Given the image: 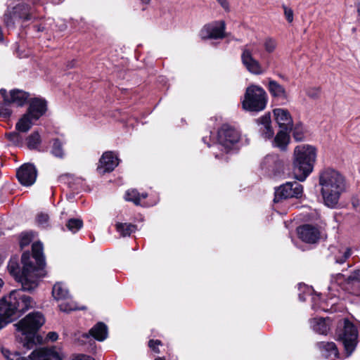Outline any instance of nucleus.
<instances>
[{
  "mask_svg": "<svg viewBox=\"0 0 360 360\" xmlns=\"http://www.w3.org/2000/svg\"><path fill=\"white\" fill-rule=\"evenodd\" d=\"M37 279L24 277L19 279L22 288L13 290L0 300V315L7 323L13 321L35 306V302L25 291H31L38 285Z\"/></svg>",
  "mask_w": 360,
  "mask_h": 360,
  "instance_id": "nucleus-1",
  "label": "nucleus"
},
{
  "mask_svg": "<svg viewBox=\"0 0 360 360\" xmlns=\"http://www.w3.org/2000/svg\"><path fill=\"white\" fill-rule=\"evenodd\" d=\"M32 257L35 264L31 260L30 254L27 252L22 255L21 261L23 264L22 271L19 269V266L16 260L11 259L8 265L9 273L15 277V279L19 282V279L22 278H39L45 276L44 267L46 265L45 258L43 252V245L40 242H36L32 244Z\"/></svg>",
  "mask_w": 360,
  "mask_h": 360,
  "instance_id": "nucleus-2",
  "label": "nucleus"
},
{
  "mask_svg": "<svg viewBox=\"0 0 360 360\" xmlns=\"http://www.w3.org/2000/svg\"><path fill=\"white\" fill-rule=\"evenodd\" d=\"M319 183L324 204L330 208L335 207L345 191L344 176L334 169L324 168L319 172Z\"/></svg>",
  "mask_w": 360,
  "mask_h": 360,
  "instance_id": "nucleus-3",
  "label": "nucleus"
},
{
  "mask_svg": "<svg viewBox=\"0 0 360 360\" xmlns=\"http://www.w3.org/2000/svg\"><path fill=\"white\" fill-rule=\"evenodd\" d=\"M293 156L294 177L300 181H304L314 169L316 150L309 145L297 146L294 150Z\"/></svg>",
  "mask_w": 360,
  "mask_h": 360,
  "instance_id": "nucleus-4",
  "label": "nucleus"
},
{
  "mask_svg": "<svg viewBox=\"0 0 360 360\" xmlns=\"http://www.w3.org/2000/svg\"><path fill=\"white\" fill-rule=\"evenodd\" d=\"M44 322L45 319L41 312L30 313L14 325L16 338L23 342L24 347L30 349L34 344V334Z\"/></svg>",
  "mask_w": 360,
  "mask_h": 360,
  "instance_id": "nucleus-5",
  "label": "nucleus"
},
{
  "mask_svg": "<svg viewBox=\"0 0 360 360\" xmlns=\"http://www.w3.org/2000/svg\"><path fill=\"white\" fill-rule=\"evenodd\" d=\"M2 354L7 360H63V353L55 347L41 348L34 350L27 357H23L19 352H11L9 350L2 349ZM74 360H91L90 356L78 354Z\"/></svg>",
  "mask_w": 360,
  "mask_h": 360,
  "instance_id": "nucleus-6",
  "label": "nucleus"
},
{
  "mask_svg": "<svg viewBox=\"0 0 360 360\" xmlns=\"http://www.w3.org/2000/svg\"><path fill=\"white\" fill-rule=\"evenodd\" d=\"M267 101L265 90L258 85L252 84L247 87L241 103L245 110L257 112L264 110Z\"/></svg>",
  "mask_w": 360,
  "mask_h": 360,
  "instance_id": "nucleus-7",
  "label": "nucleus"
},
{
  "mask_svg": "<svg viewBox=\"0 0 360 360\" xmlns=\"http://www.w3.org/2000/svg\"><path fill=\"white\" fill-rule=\"evenodd\" d=\"M32 18V8L29 4L20 3L13 7H8L4 15V22L9 29L17 26L22 27L23 23Z\"/></svg>",
  "mask_w": 360,
  "mask_h": 360,
  "instance_id": "nucleus-8",
  "label": "nucleus"
},
{
  "mask_svg": "<svg viewBox=\"0 0 360 360\" xmlns=\"http://www.w3.org/2000/svg\"><path fill=\"white\" fill-rule=\"evenodd\" d=\"M355 284H360V269L352 271L347 278L340 273L331 275L328 287L329 300L340 297L341 290H345L347 285Z\"/></svg>",
  "mask_w": 360,
  "mask_h": 360,
  "instance_id": "nucleus-9",
  "label": "nucleus"
},
{
  "mask_svg": "<svg viewBox=\"0 0 360 360\" xmlns=\"http://www.w3.org/2000/svg\"><path fill=\"white\" fill-rule=\"evenodd\" d=\"M337 340L344 346L347 356L354 351L358 342L356 327L348 320H345L336 331Z\"/></svg>",
  "mask_w": 360,
  "mask_h": 360,
  "instance_id": "nucleus-10",
  "label": "nucleus"
},
{
  "mask_svg": "<svg viewBox=\"0 0 360 360\" xmlns=\"http://www.w3.org/2000/svg\"><path fill=\"white\" fill-rule=\"evenodd\" d=\"M52 295L55 300L60 302L58 304L60 310L64 312H70L77 309H84V307H79L77 304L74 302L69 293V291L65 283H56L52 289Z\"/></svg>",
  "mask_w": 360,
  "mask_h": 360,
  "instance_id": "nucleus-11",
  "label": "nucleus"
},
{
  "mask_svg": "<svg viewBox=\"0 0 360 360\" xmlns=\"http://www.w3.org/2000/svg\"><path fill=\"white\" fill-rule=\"evenodd\" d=\"M240 139V134L236 129L229 126L223 125L218 131L217 141L216 146H221L226 153L238 148V143Z\"/></svg>",
  "mask_w": 360,
  "mask_h": 360,
  "instance_id": "nucleus-12",
  "label": "nucleus"
},
{
  "mask_svg": "<svg viewBox=\"0 0 360 360\" xmlns=\"http://www.w3.org/2000/svg\"><path fill=\"white\" fill-rule=\"evenodd\" d=\"M257 50L258 48L255 43L245 45L242 49L241 60L248 71L253 75H259L264 74L266 69L253 57V54Z\"/></svg>",
  "mask_w": 360,
  "mask_h": 360,
  "instance_id": "nucleus-13",
  "label": "nucleus"
},
{
  "mask_svg": "<svg viewBox=\"0 0 360 360\" xmlns=\"http://www.w3.org/2000/svg\"><path fill=\"white\" fill-rule=\"evenodd\" d=\"M284 164V160L278 155L268 154L262 160L260 169L270 178H276L283 173Z\"/></svg>",
  "mask_w": 360,
  "mask_h": 360,
  "instance_id": "nucleus-14",
  "label": "nucleus"
},
{
  "mask_svg": "<svg viewBox=\"0 0 360 360\" xmlns=\"http://www.w3.org/2000/svg\"><path fill=\"white\" fill-rule=\"evenodd\" d=\"M302 193L303 187L297 181L286 182L276 189L274 201L292 198H299Z\"/></svg>",
  "mask_w": 360,
  "mask_h": 360,
  "instance_id": "nucleus-15",
  "label": "nucleus"
},
{
  "mask_svg": "<svg viewBox=\"0 0 360 360\" xmlns=\"http://www.w3.org/2000/svg\"><path fill=\"white\" fill-rule=\"evenodd\" d=\"M226 25L224 21H214L207 24L200 31L202 39H217L224 37Z\"/></svg>",
  "mask_w": 360,
  "mask_h": 360,
  "instance_id": "nucleus-16",
  "label": "nucleus"
},
{
  "mask_svg": "<svg viewBox=\"0 0 360 360\" xmlns=\"http://www.w3.org/2000/svg\"><path fill=\"white\" fill-rule=\"evenodd\" d=\"M119 162L117 154L112 151H106L103 153L99 160L97 171L101 174L110 172L119 165Z\"/></svg>",
  "mask_w": 360,
  "mask_h": 360,
  "instance_id": "nucleus-17",
  "label": "nucleus"
},
{
  "mask_svg": "<svg viewBox=\"0 0 360 360\" xmlns=\"http://www.w3.org/2000/svg\"><path fill=\"white\" fill-rule=\"evenodd\" d=\"M299 238L307 243H317L321 236L319 229L314 225L304 224L297 228Z\"/></svg>",
  "mask_w": 360,
  "mask_h": 360,
  "instance_id": "nucleus-18",
  "label": "nucleus"
},
{
  "mask_svg": "<svg viewBox=\"0 0 360 360\" xmlns=\"http://www.w3.org/2000/svg\"><path fill=\"white\" fill-rule=\"evenodd\" d=\"M16 175L22 185L30 186L35 182L37 172L35 167L32 164L27 163L24 164L18 169Z\"/></svg>",
  "mask_w": 360,
  "mask_h": 360,
  "instance_id": "nucleus-19",
  "label": "nucleus"
},
{
  "mask_svg": "<svg viewBox=\"0 0 360 360\" xmlns=\"http://www.w3.org/2000/svg\"><path fill=\"white\" fill-rule=\"evenodd\" d=\"M0 94L4 101L11 102V104H15L17 106H22L25 105L29 98V94L27 92L19 89L11 90L9 94H8L6 90L2 89L0 90Z\"/></svg>",
  "mask_w": 360,
  "mask_h": 360,
  "instance_id": "nucleus-20",
  "label": "nucleus"
},
{
  "mask_svg": "<svg viewBox=\"0 0 360 360\" xmlns=\"http://www.w3.org/2000/svg\"><path fill=\"white\" fill-rule=\"evenodd\" d=\"M273 112L276 122L281 129L285 131L292 129V119L288 110L276 108L274 110Z\"/></svg>",
  "mask_w": 360,
  "mask_h": 360,
  "instance_id": "nucleus-21",
  "label": "nucleus"
},
{
  "mask_svg": "<svg viewBox=\"0 0 360 360\" xmlns=\"http://www.w3.org/2000/svg\"><path fill=\"white\" fill-rule=\"evenodd\" d=\"M46 110V101L36 98L31 100L27 113L32 117V119L37 120L45 113Z\"/></svg>",
  "mask_w": 360,
  "mask_h": 360,
  "instance_id": "nucleus-22",
  "label": "nucleus"
},
{
  "mask_svg": "<svg viewBox=\"0 0 360 360\" xmlns=\"http://www.w3.org/2000/svg\"><path fill=\"white\" fill-rule=\"evenodd\" d=\"M259 127V131L264 139H271L274 135V130L271 126V117L269 114H265L256 120Z\"/></svg>",
  "mask_w": 360,
  "mask_h": 360,
  "instance_id": "nucleus-23",
  "label": "nucleus"
},
{
  "mask_svg": "<svg viewBox=\"0 0 360 360\" xmlns=\"http://www.w3.org/2000/svg\"><path fill=\"white\" fill-rule=\"evenodd\" d=\"M267 89L273 98L281 101L287 100L288 93L285 88L278 82L269 79Z\"/></svg>",
  "mask_w": 360,
  "mask_h": 360,
  "instance_id": "nucleus-24",
  "label": "nucleus"
},
{
  "mask_svg": "<svg viewBox=\"0 0 360 360\" xmlns=\"http://www.w3.org/2000/svg\"><path fill=\"white\" fill-rule=\"evenodd\" d=\"M92 336L94 339L98 341H103L108 337V328L105 324L102 322L96 323L90 330L89 333H84V338Z\"/></svg>",
  "mask_w": 360,
  "mask_h": 360,
  "instance_id": "nucleus-25",
  "label": "nucleus"
},
{
  "mask_svg": "<svg viewBox=\"0 0 360 360\" xmlns=\"http://www.w3.org/2000/svg\"><path fill=\"white\" fill-rule=\"evenodd\" d=\"M316 345L321 353L327 358L338 357L339 355L338 349L333 342H320Z\"/></svg>",
  "mask_w": 360,
  "mask_h": 360,
  "instance_id": "nucleus-26",
  "label": "nucleus"
},
{
  "mask_svg": "<svg viewBox=\"0 0 360 360\" xmlns=\"http://www.w3.org/2000/svg\"><path fill=\"white\" fill-rule=\"evenodd\" d=\"M147 197L146 193L140 194L136 189L128 190L124 195V198L127 201H131L135 205H141L143 206H152L155 205L156 202L153 203H145L142 202V200L145 199Z\"/></svg>",
  "mask_w": 360,
  "mask_h": 360,
  "instance_id": "nucleus-27",
  "label": "nucleus"
},
{
  "mask_svg": "<svg viewBox=\"0 0 360 360\" xmlns=\"http://www.w3.org/2000/svg\"><path fill=\"white\" fill-rule=\"evenodd\" d=\"M34 121L32 117L25 113L16 123L15 129L19 132L26 133L31 129Z\"/></svg>",
  "mask_w": 360,
  "mask_h": 360,
  "instance_id": "nucleus-28",
  "label": "nucleus"
},
{
  "mask_svg": "<svg viewBox=\"0 0 360 360\" xmlns=\"http://www.w3.org/2000/svg\"><path fill=\"white\" fill-rule=\"evenodd\" d=\"M331 252L335 255V260L338 264H343L352 255L349 248H332Z\"/></svg>",
  "mask_w": 360,
  "mask_h": 360,
  "instance_id": "nucleus-29",
  "label": "nucleus"
},
{
  "mask_svg": "<svg viewBox=\"0 0 360 360\" xmlns=\"http://www.w3.org/2000/svg\"><path fill=\"white\" fill-rule=\"evenodd\" d=\"M288 131L281 129L274 139V146L278 148L281 150H285L289 143L290 138L288 134Z\"/></svg>",
  "mask_w": 360,
  "mask_h": 360,
  "instance_id": "nucleus-30",
  "label": "nucleus"
},
{
  "mask_svg": "<svg viewBox=\"0 0 360 360\" xmlns=\"http://www.w3.org/2000/svg\"><path fill=\"white\" fill-rule=\"evenodd\" d=\"M311 323L313 330L319 334L326 335L329 330L328 325L325 319H314Z\"/></svg>",
  "mask_w": 360,
  "mask_h": 360,
  "instance_id": "nucleus-31",
  "label": "nucleus"
},
{
  "mask_svg": "<svg viewBox=\"0 0 360 360\" xmlns=\"http://www.w3.org/2000/svg\"><path fill=\"white\" fill-rule=\"evenodd\" d=\"M64 143L65 141L58 138L53 139L52 141L51 153L56 158H63L65 155L63 148Z\"/></svg>",
  "mask_w": 360,
  "mask_h": 360,
  "instance_id": "nucleus-32",
  "label": "nucleus"
},
{
  "mask_svg": "<svg viewBox=\"0 0 360 360\" xmlns=\"http://www.w3.org/2000/svg\"><path fill=\"white\" fill-rule=\"evenodd\" d=\"M116 229L122 236H129L136 231V226L127 223H117Z\"/></svg>",
  "mask_w": 360,
  "mask_h": 360,
  "instance_id": "nucleus-33",
  "label": "nucleus"
},
{
  "mask_svg": "<svg viewBox=\"0 0 360 360\" xmlns=\"http://www.w3.org/2000/svg\"><path fill=\"white\" fill-rule=\"evenodd\" d=\"M41 142V136L38 131H34L27 138V147L31 150L38 149Z\"/></svg>",
  "mask_w": 360,
  "mask_h": 360,
  "instance_id": "nucleus-34",
  "label": "nucleus"
},
{
  "mask_svg": "<svg viewBox=\"0 0 360 360\" xmlns=\"http://www.w3.org/2000/svg\"><path fill=\"white\" fill-rule=\"evenodd\" d=\"M320 295L319 294H315L312 296L311 300H312V308L315 310H321L326 311H328V304L325 301H320Z\"/></svg>",
  "mask_w": 360,
  "mask_h": 360,
  "instance_id": "nucleus-35",
  "label": "nucleus"
},
{
  "mask_svg": "<svg viewBox=\"0 0 360 360\" xmlns=\"http://www.w3.org/2000/svg\"><path fill=\"white\" fill-rule=\"evenodd\" d=\"M6 137L15 146H22L23 143V138L20 134L19 131H13L10 133L6 134Z\"/></svg>",
  "mask_w": 360,
  "mask_h": 360,
  "instance_id": "nucleus-36",
  "label": "nucleus"
},
{
  "mask_svg": "<svg viewBox=\"0 0 360 360\" xmlns=\"http://www.w3.org/2000/svg\"><path fill=\"white\" fill-rule=\"evenodd\" d=\"M66 226L69 231L75 233L82 227L83 221L79 219H70L68 221Z\"/></svg>",
  "mask_w": 360,
  "mask_h": 360,
  "instance_id": "nucleus-37",
  "label": "nucleus"
},
{
  "mask_svg": "<svg viewBox=\"0 0 360 360\" xmlns=\"http://www.w3.org/2000/svg\"><path fill=\"white\" fill-rule=\"evenodd\" d=\"M292 136L297 141H302L304 139V129L302 124H297L292 129Z\"/></svg>",
  "mask_w": 360,
  "mask_h": 360,
  "instance_id": "nucleus-38",
  "label": "nucleus"
},
{
  "mask_svg": "<svg viewBox=\"0 0 360 360\" xmlns=\"http://www.w3.org/2000/svg\"><path fill=\"white\" fill-rule=\"evenodd\" d=\"M11 102H6L4 100L3 103H0V117L4 118H8L11 115V110L10 106Z\"/></svg>",
  "mask_w": 360,
  "mask_h": 360,
  "instance_id": "nucleus-39",
  "label": "nucleus"
},
{
  "mask_svg": "<svg viewBox=\"0 0 360 360\" xmlns=\"http://www.w3.org/2000/svg\"><path fill=\"white\" fill-rule=\"evenodd\" d=\"M264 50L267 53H272L275 51L276 46H277V42L276 39L269 37L265 39L264 44H263Z\"/></svg>",
  "mask_w": 360,
  "mask_h": 360,
  "instance_id": "nucleus-40",
  "label": "nucleus"
},
{
  "mask_svg": "<svg viewBox=\"0 0 360 360\" xmlns=\"http://www.w3.org/2000/svg\"><path fill=\"white\" fill-rule=\"evenodd\" d=\"M37 223L41 227H46L48 225L49 216L46 214L41 213L37 216Z\"/></svg>",
  "mask_w": 360,
  "mask_h": 360,
  "instance_id": "nucleus-41",
  "label": "nucleus"
},
{
  "mask_svg": "<svg viewBox=\"0 0 360 360\" xmlns=\"http://www.w3.org/2000/svg\"><path fill=\"white\" fill-rule=\"evenodd\" d=\"M33 238L32 233H23L21 235L20 238V246L22 248L24 246L27 245L31 241Z\"/></svg>",
  "mask_w": 360,
  "mask_h": 360,
  "instance_id": "nucleus-42",
  "label": "nucleus"
},
{
  "mask_svg": "<svg viewBox=\"0 0 360 360\" xmlns=\"http://www.w3.org/2000/svg\"><path fill=\"white\" fill-rule=\"evenodd\" d=\"M321 90L318 87H309L306 89L307 95L311 98H317L320 95Z\"/></svg>",
  "mask_w": 360,
  "mask_h": 360,
  "instance_id": "nucleus-43",
  "label": "nucleus"
},
{
  "mask_svg": "<svg viewBox=\"0 0 360 360\" xmlns=\"http://www.w3.org/2000/svg\"><path fill=\"white\" fill-rule=\"evenodd\" d=\"M161 345V342L158 340H151L148 342L149 347L155 353H159L160 350L158 346Z\"/></svg>",
  "mask_w": 360,
  "mask_h": 360,
  "instance_id": "nucleus-44",
  "label": "nucleus"
},
{
  "mask_svg": "<svg viewBox=\"0 0 360 360\" xmlns=\"http://www.w3.org/2000/svg\"><path fill=\"white\" fill-rule=\"evenodd\" d=\"M284 13H285V16L287 20L289 22H292V20H293V11H292V9L288 8L287 7H285L284 8Z\"/></svg>",
  "mask_w": 360,
  "mask_h": 360,
  "instance_id": "nucleus-45",
  "label": "nucleus"
},
{
  "mask_svg": "<svg viewBox=\"0 0 360 360\" xmlns=\"http://www.w3.org/2000/svg\"><path fill=\"white\" fill-rule=\"evenodd\" d=\"M47 338L51 341H56L58 339V335L55 332H50L48 333Z\"/></svg>",
  "mask_w": 360,
  "mask_h": 360,
  "instance_id": "nucleus-46",
  "label": "nucleus"
},
{
  "mask_svg": "<svg viewBox=\"0 0 360 360\" xmlns=\"http://www.w3.org/2000/svg\"><path fill=\"white\" fill-rule=\"evenodd\" d=\"M217 1L225 10H229V3L226 0H217Z\"/></svg>",
  "mask_w": 360,
  "mask_h": 360,
  "instance_id": "nucleus-47",
  "label": "nucleus"
},
{
  "mask_svg": "<svg viewBox=\"0 0 360 360\" xmlns=\"http://www.w3.org/2000/svg\"><path fill=\"white\" fill-rule=\"evenodd\" d=\"M7 323L6 319L3 316L0 315V329L4 328Z\"/></svg>",
  "mask_w": 360,
  "mask_h": 360,
  "instance_id": "nucleus-48",
  "label": "nucleus"
},
{
  "mask_svg": "<svg viewBox=\"0 0 360 360\" xmlns=\"http://www.w3.org/2000/svg\"><path fill=\"white\" fill-rule=\"evenodd\" d=\"M356 11L359 15H360V0H359L356 4Z\"/></svg>",
  "mask_w": 360,
  "mask_h": 360,
  "instance_id": "nucleus-49",
  "label": "nucleus"
},
{
  "mask_svg": "<svg viewBox=\"0 0 360 360\" xmlns=\"http://www.w3.org/2000/svg\"><path fill=\"white\" fill-rule=\"evenodd\" d=\"M33 27L34 29L36 28L38 32L43 31V30H44V27H41V26H35L34 25Z\"/></svg>",
  "mask_w": 360,
  "mask_h": 360,
  "instance_id": "nucleus-50",
  "label": "nucleus"
},
{
  "mask_svg": "<svg viewBox=\"0 0 360 360\" xmlns=\"http://www.w3.org/2000/svg\"><path fill=\"white\" fill-rule=\"evenodd\" d=\"M150 1H151V0H141V2L143 4H148Z\"/></svg>",
  "mask_w": 360,
  "mask_h": 360,
  "instance_id": "nucleus-51",
  "label": "nucleus"
},
{
  "mask_svg": "<svg viewBox=\"0 0 360 360\" xmlns=\"http://www.w3.org/2000/svg\"><path fill=\"white\" fill-rule=\"evenodd\" d=\"M299 299H300L301 301H304V300H305V297H304V296H303L302 294H300V295H299Z\"/></svg>",
  "mask_w": 360,
  "mask_h": 360,
  "instance_id": "nucleus-52",
  "label": "nucleus"
},
{
  "mask_svg": "<svg viewBox=\"0 0 360 360\" xmlns=\"http://www.w3.org/2000/svg\"><path fill=\"white\" fill-rule=\"evenodd\" d=\"M54 4H58L59 2L62 1L63 0H52Z\"/></svg>",
  "mask_w": 360,
  "mask_h": 360,
  "instance_id": "nucleus-53",
  "label": "nucleus"
},
{
  "mask_svg": "<svg viewBox=\"0 0 360 360\" xmlns=\"http://www.w3.org/2000/svg\"><path fill=\"white\" fill-rule=\"evenodd\" d=\"M155 360H165V359L164 357H157Z\"/></svg>",
  "mask_w": 360,
  "mask_h": 360,
  "instance_id": "nucleus-54",
  "label": "nucleus"
},
{
  "mask_svg": "<svg viewBox=\"0 0 360 360\" xmlns=\"http://www.w3.org/2000/svg\"><path fill=\"white\" fill-rule=\"evenodd\" d=\"M202 141L206 143H207V137H203Z\"/></svg>",
  "mask_w": 360,
  "mask_h": 360,
  "instance_id": "nucleus-55",
  "label": "nucleus"
},
{
  "mask_svg": "<svg viewBox=\"0 0 360 360\" xmlns=\"http://www.w3.org/2000/svg\"><path fill=\"white\" fill-rule=\"evenodd\" d=\"M307 291H308V293H311V289H309V288H307Z\"/></svg>",
  "mask_w": 360,
  "mask_h": 360,
  "instance_id": "nucleus-56",
  "label": "nucleus"
},
{
  "mask_svg": "<svg viewBox=\"0 0 360 360\" xmlns=\"http://www.w3.org/2000/svg\"><path fill=\"white\" fill-rule=\"evenodd\" d=\"M335 304H336V302H335V301L334 302H331V306H333V305H334Z\"/></svg>",
  "mask_w": 360,
  "mask_h": 360,
  "instance_id": "nucleus-57",
  "label": "nucleus"
},
{
  "mask_svg": "<svg viewBox=\"0 0 360 360\" xmlns=\"http://www.w3.org/2000/svg\"><path fill=\"white\" fill-rule=\"evenodd\" d=\"M215 157H216L217 158H220V157H219V155H218V154H215Z\"/></svg>",
  "mask_w": 360,
  "mask_h": 360,
  "instance_id": "nucleus-58",
  "label": "nucleus"
},
{
  "mask_svg": "<svg viewBox=\"0 0 360 360\" xmlns=\"http://www.w3.org/2000/svg\"><path fill=\"white\" fill-rule=\"evenodd\" d=\"M2 262V259L0 257V264Z\"/></svg>",
  "mask_w": 360,
  "mask_h": 360,
  "instance_id": "nucleus-59",
  "label": "nucleus"
}]
</instances>
